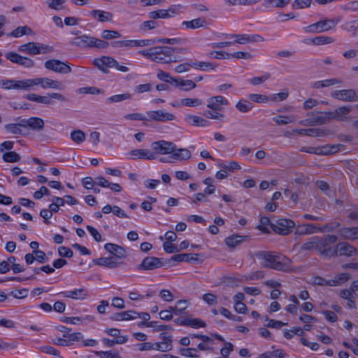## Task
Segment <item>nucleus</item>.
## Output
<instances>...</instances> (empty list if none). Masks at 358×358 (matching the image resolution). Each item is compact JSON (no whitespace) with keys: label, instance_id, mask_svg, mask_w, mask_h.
<instances>
[{"label":"nucleus","instance_id":"36","mask_svg":"<svg viewBox=\"0 0 358 358\" xmlns=\"http://www.w3.org/2000/svg\"><path fill=\"white\" fill-rule=\"evenodd\" d=\"M320 237H312L308 241L303 243L301 245L302 250H316L319 252Z\"/></svg>","mask_w":358,"mask_h":358},{"label":"nucleus","instance_id":"53","mask_svg":"<svg viewBox=\"0 0 358 358\" xmlns=\"http://www.w3.org/2000/svg\"><path fill=\"white\" fill-rule=\"evenodd\" d=\"M259 0H224L229 6L244 5L250 6L258 2Z\"/></svg>","mask_w":358,"mask_h":358},{"label":"nucleus","instance_id":"63","mask_svg":"<svg viewBox=\"0 0 358 358\" xmlns=\"http://www.w3.org/2000/svg\"><path fill=\"white\" fill-rule=\"evenodd\" d=\"M351 278L350 275L347 273H338L332 279L336 283V286L341 285L342 283L347 282Z\"/></svg>","mask_w":358,"mask_h":358},{"label":"nucleus","instance_id":"44","mask_svg":"<svg viewBox=\"0 0 358 358\" xmlns=\"http://www.w3.org/2000/svg\"><path fill=\"white\" fill-rule=\"evenodd\" d=\"M181 324L196 329L199 327H204L206 326V323L203 320L197 318L185 319L181 322Z\"/></svg>","mask_w":358,"mask_h":358},{"label":"nucleus","instance_id":"28","mask_svg":"<svg viewBox=\"0 0 358 358\" xmlns=\"http://www.w3.org/2000/svg\"><path fill=\"white\" fill-rule=\"evenodd\" d=\"M90 15L101 22H111L113 17L111 13L101 10H92Z\"/></svg>","mask_w":358,"mask_h":358},{"label":"nucleus","instance_id":"48","mask_svg":"<svg viewBox=\"0 0 358 358\" xmlns=\"http://www.w3.org/2000/svg\"><path fill=\"white\" fill-rule=\"evenodd\" d=\"M94 353L99 358H121L119 352L114 350L95 351Z\"/></svg>","mask_w":358,"mask_h":358},{"label":"nucleus","instance_id":"49","mask_svg":"<svg viewBox=\"0 0 358 358\" xmlns=\"http://www.w3.org/2000/svg\"><path fill=\"white\" fill-rule=\"evenodd\" d=\"M203 115L212 120H223L224 118V115L217 110H206Z\"/></svg>","mask_w":358,"mask_h":358},{"label":"nucleus","instance_id":"59","mask_svg":"<svg viewBox=\"0 0 358 358\" xmlns=\"http://www.w3.org/2000/svg\"><path fill=\"white\" fill-rule=\"evenodd\" d=\"M314 283L315 285H321V286H333L336 287V283L333 280H326L324 278L317 276L314 278Z\"/></svg>","mask_w":358,"mask_h":358},{"label":"nucleus","instance_id":"12","mask_svg":"<svg viewBox=\"0 0 358 358\" xmlns=\"http://www.w3.org/2000/svg\"><path fill=\"white\" fill-rule=\"evenodd\" d=\"M5 57L11 62L17 64L26 68H31L34 66V62L31 59L22 57L14 52H6L5 54Z\"/></svg>","mask_w":358,"mask_h":358},{"label":"nucleus","instance_id":"64","mask_svg":"<svg viewBox=\"0 0 358 358\" xmlns=\"http://www.w3.org/2000/svg\"><path fill=\"white\" fill-rule=\"evenodd\" d=\"M341 9L345 11L355 12L358 10V1H352L341 6Z\"/></svg>","mask_w":358,"mask_h":358},{"label":"nucleus","instance_id":"32","mask_svg":"<svg viewBox=\"0 0 358 358\" xmlns=\"http://www.w3.org/2000/svg\"><path fill=\"white\" fill-rule=\"evenodd\" d=\"M186 121L190 124L196 127H208L210 124L208 120L194 115H187L186 117Z\"/></svg>","mask_w":358,"mask_h":358},{"label":"nucleus","instance_id":"4","mask_svg":"<svg viewBox=\"0 0 358 358\" xmlns=\"http://www.w3.org/2000/svg\"><path fill=\"white\" fill-rule=\"evenodd\" d=\"M338 238L335 235H327L320 238L319 252L324 257H331L336 255V245H334Z\"/></svg>","mask_w":358,"mask_h":358},{"label":"nucleus","instance_id":"57","mask_svg":"<svg viewBox=\"0 0 358 358\" xmlns=\"http://www.w3.org/2000/svg\"><path fill=\"white\" fill-rule=\"evenodd\" d=\"M131 98V95L129 93H124L121 94H115L113 95L107 99V101L108 102H120L124 100L130 99Z\"/></svg>","mask_w":358,"mask_h":358},{"label":"nucleus","instance_id":"21","mask_svg":"<svg viewBox=\"0 0 358 358\" xmlns=\"http://www.w3.org/2000/svg\"><path fill=\"white\" fill-rule=\"evenodd\" d=\"M60 294L64 297L70 298L74 300H84L89 296L88 291L85 287L62 292Z\"/></svg>","mask_w":358,"mask_h":358},{"label":"nucleus","instance_id":"34","mask_svg":"<svg viewBox=\"0 0 358 358\" xmlns=\"http://www.w3.org/2000/svg\"><path fill=\"white\" fill-rule=\"evenodd\" d=\"M22 119L20 120L19 123H11L4 125V129L7 133L13 135H23L22 127Z\"/></svg>","mask_w":358,"mask_h":358},{"label":"nucleus","instance_id":"13","mask_svg":"<svg viewBox=\"0 0 358 358\" xmlns=\"http://www.w3.org/2000/svg\"><path fill=\"white\" fill-rule=\"evenodd\" d=\"M40 85L43 89L62 90L63 87L58 80H52L47 77L34 78V87Z\"/></svg>","mask_w":358,"mask_h":358},{"label":"nucleus","instance_id":"30","mask_svg":"<svg viewBox=\"0 0 358 358\" xmlns=\"http://www.w3.org/2000/svg\"><path fill=\"white\" fill-rule=\"evenodd\" d=\"M338 234L346 239L358 238V227H344L338 231Z\"/></svg>","mask_w":358,"mask_h":358},{"label":"nucleus","instance_id":"5","mask_svg":"<svg viewBox=\"0 0 358 358\" xmlns=\"http://www.w3.org/2000/svg\"><path fill=\"white\" fill-rule=\"evenodd\" d=\"M52 47L34 42H29L18 47V50L30 55L45 54L52 51Z\"/></svg>","mask_w":358,"mask_h":358},{"label":"nucleus","instance_id":"23","mask_svg":"<svg viewBox=\"0 0 358 358\" xmlns=\"http://www.w3.org/2000/svg\"><path fill=\"white\" fill-rule=\"evenodd\" d=\"M94 64L101 71H104L105 68H113L117 64L113 57L108 56H103L101 58L94 60Z\"/></svg>","mask_w":358,"mask_h":358},{"label":"nucleus","instance_id":"27","mask_svg":"<svg viewBox=\"0 0 358 358\" xmlns=\"http://www.w3.org/2000/svg\"><path fill=\"white\" fill-rule=\"evenodd\" d=\"M52 99H55L61 101H66V98L62 95V94L57 92H51L47 94L45 96L41 95L40 103H43L45 105H52L54 104V101Z\"/></svg>","mask_w":358,"mask_h":358},{"label":"nucleus","instance_id":"45","mask_svg":"<svg viewBox=\"0 0 358 358\" xmlns=\"http://www.w3.org/2000/svg\"><path fill=\"white\" fill-rule=\"evenodd\" d=\"M128 341L127 337H119L118 338L109 339V338H103L102 342L105 345V346L108 348H112L115 344H123L125 343Z\"/></svg>","mask_w":358,"mask_h":358},{"label":"nucleus","instance_id":"3","mask_svg":"<svg viewBox=\"0 0 358 358\" xmlns=\"http://www.w3.org/2000/svg\"><path fill=\"white\" fill-rule=\"evenodd\" d=\"M71 44L80 48L106 49L109 47L108 42L87 34L75 37Z\"/></svg>","mask_w":358,"mask_h":358},{"label":"nucleus","instance_id":"15","mask_svg":"<svg viewBox=\"0 0 358 358\" xmlns=\"http://www.w3.org/2000/svg\"><path fill=\"white\" fill-rule=\"evenodd\" d=\"M128 155L129 159L132 160L136 159H147L152 160L157 158V155L155 152H152L148 149H136L130 151Z\"/></svg>","mask_w":358,"mask_h":358},{"label":"nucleus","instance_id":"51","mask_svg":"<svg viewBox=\"0 0 358 358\" xmlns=\"http://www.w3.org/2000/svg\"><path fill=\"white\" fill-rule=\"evenodd\" d=\"M2 158L6 162L14 163L20 160V156L15 152L10 151L5 152Z\"/></svg>","mask_w":358,"mask_h":358},{"label":"nucleus","instance_id":"31","mask_svg":"<svg viewBox=\"0 0 358 358\" xmlns=\"http://www.w3.org/2000/svg\"><path fill=\"white\" fill-rule=\"evenodd\" d=\"M199 255V254H194V255L187 254V253L178 254V255H175L172 256L171 259L172 261L177 262H185L191 263V262L198 261V258L196 257Z\"/></svg>","mask_w":358,"mask_h":358},{"label":"nucleus","instance_id":"37","mask_svg":"<svg viewBox=\"0 0 358 358\" xmlns=\"http://www.w3.org/2000/svg\"><path fill=\"white\" fill-rule=\"evenodd\" d=\"M174 85L181 87V89L185 91L191 90L196 87V85L192 80H183L182 78H176V80H174Z\"/></svg>","mask_w":358,"mask_h":358},{"label":"nucleus","instance_id":"1","mask_svg":"<svg viewBox=\"0 0 358 358\" xmlns=\"http://www.w3.org/2000/svg\"><path fill=\"white\" fill-rule=\"evenodd\" d=\"M264 267L276 271L287 272L291 270L292 260L277 252L260 251L257 254Z\"/></svg>","mask_w":358,"mask_h":358},{"label":"nucleus","instance_id":"6","mask_svg":"<svg viewBox=\"0 0 358 358\" xmlns=\"http://www.w3.org/2000/svg\"><path fill=\"white\" fill-rule=\"evenodd\" d=\"M339 22L338 19H325L316 23L308 25L304 28L308 33H317L327 31L333 29Z\"/></svg>","mask_w":358,"mask_h":358},{"label":"nucleus","instance_id":"19","mask_svg":"<svg viewBox=\"0 0 358 358\" xmlns=\"http://www.w3.org/2000/svg\"><path fill=\"white\" fill-rule=\"evenodd\" d=\"M181 7L182 6L180 5H175L170 7L168 10L160 9L156 11H152L149 13V17L154 20L159 18H167L171 17L169 13L172 14L178 13Z\"/></svg>","mask_w":358,"mask_h":358},{"label":"nucleus","instance_id":"26","mask_svg":"<svg viewBox=\"0 0 358 358\" xmlns=\"http://www.w3.org/2000/svg\"><path fill=\"white\" fill-rule=\"evenodd\" d=\"M174 151L171 152L169 158L173 160H186L191 157V152L186 148H177L175 145Z\"/></svg>","mask_w":358,"mask_h":358},{"label":"nucleus","instance_id":"40","mask_svg":"<svg viewBox=\"0 0 358 358\" xmlns=\"http://www.w3.org/2000/svg\"><path fill=\"white\" fill-rule=\"evenodd\" d=\"M253 104L244 99H240L235 105L236 108L241 113H248L253 108Z\"/></svg>","mask_w":358,"mask_h":358},{"label":"nucleus","instance_id":"61","mask_svg":"<svg viewBox=\"0 0 358 358\" xmlns=\"http://www.w3.org/2000/svg\"><path fill=\"white\" fill-rule=\"evenodd\" d=\"M157 76L160 80L166 83H170L171 84H174V80H176V78L171 77L169 73L164 72L162 70H159L157 71Z\"/></svg>","mask_w":358,"mask_h":358},{"label":"nucleus","instance_id":"29","mask_svg":"<svg viewBox=\"0 0 358 358\" xmlns=\"http://www.w3.org/2000/svg\"><path fill=\"white\" fill-rule=\"evenodd\" d=\"M182 24L187 29H195L207 26L206 20L203 17H199L190 21H183Z\"/></svg>","mask_w":358,"mask_h":358},{"label":"nucleus","instance_id":"54","mask_svg":"<svg viewBox=\"0 0 358 358\" xmlns=\"http://www.w3.org/2000/svg\"><path fill=\"white\" fill-rule=\"evenodd\" d=\"M121 36V34L115 30L104 29L101 32V37L106 40H110L117 38Z\"/></svg>","mask_w":358,"mask_h":358},{"label":"nucleus","instance_id":"24","mask_svg":"<svg viewBox=\"0 0 358 358\" xmlns=\"http://www.w3.org/2000/svg\"><path fill=\"white\" fill-rule=\"evenodd\" d=\"M352 257L357 254V250L348 243H340L336 245V255Z\"/></svg>","mask_w":358,"mask_h":358},{"label":"nucleus","instance_id":"50","mask_svg":"<svg viewBox=\"0 0 358 358\" xmlns=\"http://www.w3.org/2000/svg\"><path fill=\"white\" fill-rule=\"evenodd\" d=\"M71 140L76 143H81L85 141V134L80 130H75L71 133Z\"/></svg>","mask_w":358,"mask_h":358},{"label":"nucleus","instance_id":"33","mask_svg":"<svg viewBox=\"0 0 358 358\" xmlns=\"http://www.w3.org/2000/svg\"><path fill=\"white\" fill-rule=\"evenodd\" d=\"M94 263L96 265H99L101 266H106L110 268H115L117 266V262L115 261V258L113 257H100V258L94 259Z\"/></svg>","mask_w":358,"mask_h":358},{"label":"nucleus","instance_id":"46","mask_svg":"<svg viewBox=\"0 0 358 358\" xmlns=\"http://www.w3.org/2000/svg\"><path fill=\"white\" fill-rule=\"evenodd\" d=\"M181 106L188 107H196L203 104V101L196 98H185L180 100Z\"/></svg>","mask_w":358,"mask_h":358},{"label":"nucleus","instance_id":"18","mask_svg":"<svg viewBox=\"0 0 358 358\" xmlns=\"http://www.w3.org/2000/svg\"><path fill=\"white\" fill-rule=\"evenodd\" d=\"M22 127L24 128L29 127L31 130L41 131L45 126L44 120L38 117H31L28 119H22Z\"/></svg>","mask_w":358,"mask_h":358},{"label":"nucleus","instance_id":"55","mask_svg":"<svg viewBox=\"0 0 358 358\" xmlns=\"http://www.w3.org/2000/svg\"><path fill=\"white\" fill-rule=\"evenodd\" d=\"M16 80L13 79H3L0 80V87L5 90H15L16 89Z\"/></svg>","mask_w":358,"mask_h":358},{"label":"nucleus","instance_id":"47","mask_svg":"<svg viewBox=\"0 0 358 358\" xmlns=\"http://www.w3.org/2000/svg\"><path fill=\"white\" fill-rule=\"evenodd\" d=\"M311 42L314 45H321L331 43L334 42V39L331 37L327 36H319L312 38Z\"/></svg>","mask_w":358,"mask_h":358},{"label":"nucleus","instance_id":"35","mask_svg":"<svg viewBox=\"0 0 358 358\" xmlns=\"http://www.w3.org/2000/svg\"><path fill=\"white\" fill-rule=\"evenodd\" d=\"M16 90L30 91L34 90V78L16 80Z\"/></svg>","mask_w":358,"mask_h":358},{"label":"nucleus","instance_id":"9","mask_svg":"<svg viewBox=\"0 0 358 358\" xmlns=\"http://www.w3.org/2000/svg\"><path fill=\"white\" fill-rule=\"evenodd\" d=\"M331 96L343 101H358V93L352 89L335 90L331 93Z\"/></svg>","mask_w":358,"mask_h":358},{"label":"nucleus","instance_id":"22","mask_svg":"<svg viewBox=\"0 0 358 358\" xmlns=\"http://www.w3.org/2000/svg\"><path fill=\"white\" fill-rule=\"evenodd\" d=\"M161 336L163 341L153 343V350L163 352L171 350L173 348L171 336H167L165 334H162Z\"/></svg>","mask_w":358,"mask_h":358},{"label":"nucleus","instance_id":"14","mask_svg":"<svg viewBox=\"0 0 358 358\" xmlns=\"http://www.w3.org/2000/svg\"><path fill=\"white\" fill-rule=\"evenodd\" d=\"M352 107L350 106H343L336 108L333 111L328 112L329 119L338 121L345 122L349 120L348 115L351 112Z\"/></svg>","mask_w":358,"mask_h":358},{"label":"nucleus","instance_id":"2","mask_svg":"<svg viewBox=\"0 0 358 358\" xmlns=\"http://www.w3.org/2000/svg\"><path fill=\"white\" fill-rule=\"evenodd\" d=\"M173 52V49L170 47L156 46L139 50L138 53L155 62L168 64L177 62Z\"/></svg>","mask_w":358,"mask_h":358},{"label":"nucleus","instance_id":"16","mask_svg":"<svg viewBox=\"0 0 358 358\" xmlns=\"http://www.w3.org/2000/svg\"><path fill=\"white\" fill-rule=\"evenodd\" d=\"M227 37L229 38H235L236 40L234 42L240 44H246L264 41V38L258 34H231L227 35Z\"/></svg>","mask_w":358,"mask_h":358},{"label":"nucleus","instance_id":"60","mask_svg":"<svg viewBox=\"0 0 358 358\" xmlns=\"http://www.w3.org/2000/svg\"><path fill=\"white\" fill-rule=\"evenodd\" d=\"M270 78L271 74L269 73H265L262 76H256L251 78L250 80V83L252 84V85H258L268 80Z\"/></svg>","mask_w":358,"mask_h":358},{"label":"nucleus","instance_id":"56","mask_svg":"<svg viewBox=\"0 0 358 358\" xmlns=\"http://www.w3.org/2000/svg\"><path fill=\"white\" fill-rule=\"evenodd\" d=\"M284 336L287 339H291L294 334H297L301 336L303 334V331L302 328L296 327H293L292 329H285L283 331Z\"/></svg>","mask_w":358,"mask_h":358},{"label":"nucleus","instance_id":"10","mask_svg":"<svg viewBox=\"0 0 358 358\" xmlns=\"http://www.w3.org/2000/svg\"><path fill=\"white\" fill-rule=\"evenodd\" d=\"M152 148L155 150V155H171L174 151L175 144L170 141L164 140L155 141L151 145Z\"/></svg>","mask_w":358,"mask_h":358},{"label":"nucleus","instance_id":"7","mask_svg":"<svg viewBox=\"0 0 358 358\" xmlns=\"http://www.w3.org/2000/svg\"><path fill=\"white\" fill-rule=\"evenodd\" d=\"M44 66L47 70L61 74H67L72 71L68 62H64L56 59L47 60L44 63Z\"/></svg>","mask_w":358,"mask_h":358},{"label":"nucleus","instance_id":"52","mask_svg":"<svg viewBox=\"0 0 358 358\" xmlns=\"http://www.w3.org/2000/svg\"><path fill=\"white\" fill-rule=\"evenodd\" d=\"M31 33V29L29 27H28L27 26H23V27H18L17 28L14 29L11 32L10 36L15 37V38H18L23 35L30 34Z\"/></svg>","mask_w":358,"mask_h":358},{"label":"nucleus","instance_id":"42","mask_svg":"<svg viewBox=\"0 0 358 358\" xmlns=\"http://www.w3.org/2000/svg\"><path fill=\"white\" fill-rule=\"evenodd\" d=\"M187 303L185 300H179L176 302L175 306H170L169 308L173 314L180 315L187 308Z\"/></svg>","mask_w":358,"mask_h":358},{"label":"nucleus","instance_id":"58","mask_svg":"<svg viewBox=\"0 0 358 358\" xmlns=\"http://www.w3.org/2000/svg\"><path fill=\"white\" fill-rule=\"evenodd\" d=\"M248 98L251 101L255 103H266L269 101V97L260 94H250Z\"/></svg>","mask_w":358,"mask_h":358},{"label":"nucleus","instance_id":"62","mask_svg":"<svg viewBox=\"0 0 358 358\" xmlns=\"http://www.w3.org/2000/svg\"><path fill=\"white\" fill-rule=\"evenodd\" d=\"M196 352H197V350L196 348H181L180 350V354L182 356L192 357V358L199 357V355H197Z\"/></svg>","mask_w":358,"mask_h":358},{"label":"nucleus","instance_id":"43","mask_svg":"<svg viewBox=\"0 0 358 358\" xmlns=\"http://www.w3.org/2000/svg\"><path fill=\"white\" fill-rule=\"evenodd\" d=\"M341 29L348 32H351L352 36H356L357 31L358 30V19L352 22L343 23L341 25Z\"/></svg>","mask_w":358,"mask_h":358},{"label":"nucleus","instance_id":"25","mask_svg":"<svg viewBox=\"0 0 358 358\" xmlns=\"http://www.w3.org/2000/svg\"><path fill=\"white\" fill-rule=\"evenodd\" d=\"M104 249L118 259H124L127 256L125 250L114 243H108L105 244Z\"/></svg>","mask_w":358,"mask_h":358},{"label":"nucleus","instance_id":"17","mask_svg":"<svg viewBox=\"0 0 358 358\" xmlns=\"http://www.w3.org/2000/svg\"><path fill=\"white\" fill-rule=\"evenodd\" d=\"M162 266L163 263L160 259L155 257H147L138 265V268L148 271L161 268Z\"/></svg>","mask_w":358,"mask_h":358},{"label":"nucleus","instance_id":"38","mask_svg":"<svg viewBox=\"0 0 358 358\" xmlns=\"http://www.w3.org/2000/svg\"><path fill=\"white\" fill-rule=\"evenodd\" d=\"M330 120L331 119H329L328 112H322L308 120L311 125H320L324 124L327 120Z\"/></svg>","mask_w":358,"mask_h":358},{"label":"nucleus","instance_id":"11","mask_svg":"<svg viewBox=\"0 0 358 358\" xmlns=\"http://www.w3.org/2000/svg\"><path fill=\"white\" fill-rule=\"evenodd\" d=\"M146 113L148 116V118L147 119L148 121L154 120L164 122L176 120V116L173 114L166 112L163 110H150Z\"/></svg>","mask_w":358,"mask_h":358},{"label":"nucleus","instance_id":"39","mask_svg":"<svg viewBox=\"0 0 358 358\" xmlns=\"http://www.w3.org/2000/svg\"><path fill=\"white\" fill-rule=\"evenodd\" d=\"M246 238H247V236H243L234 234V235L227 237L225 239V243L229 248H234L236 247L238 244L242 243Z\"/></svg>","mask_w":358,"mask_h":358},{"label":"nucleus","instance_id":"20","mask_svg":"<svg viewBox=\"0 0 358 358\" xmlns=\"http://www.w3.org/2000/svg\"><path fill=\"white\" fill-rule=\"evenodd\" d=\"M207 107L211 110H222V106H228L229 101L221 95L211 96L207 100Z\"/></svg>","mask_w":358,"mask_h":358},{"label":"nucleus","instance_id":"8","mask_svg":"<svg viewBox=\"0 0 358 358\" xmlns=\"http://www.w3.org/2000/svg\"><path fill=\"white\" fill-rule=\"evenodd\" d=\"M295 227V222L289 219H278L275 223L271 224L273 231L282 235H287Z\"/></svg>","mask_w":358,"mask_h":358},{"label":"nucleus","instance_id":"41","mask_svg":"<svg viewBox=\"0 0 358 358\" xmlns=\"http://www.w3.org/2000/svg\"><path fill=\"white\" fill-rule=\"evenodd\" d=\"M273 120L278 125H284L294 122L296 121V117L294 115H278L273 117Z\"/></svg>","mask_w":358,"mask_h":358}]
</instances>
